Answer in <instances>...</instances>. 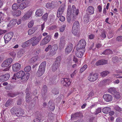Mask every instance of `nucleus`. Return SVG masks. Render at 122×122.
Wrapping results in <instances>:
<instances>
[{"label": "nucleus", "mask_w": 122, "mask_h": 122, "mask_svg": "<svg viewBox=\"0 0 122 122\" xmlns=\"http://www.w3.org/2000/svg\"><path fill=\"white\" fill-rule=\"evenodd\" d=\"M79 9H77L74 5L72 6L71 8L70 5L68 6L67 11V13H68L69 14H71L72 18L71 21L72 22H74L76 19L77 16L79 14Z\"/></svg>", "instance_id": "obj_1"}, {"label": "nucleus", "mask_w": 122, "mask_h": 122, "mask_svg": "<svg viewBox=\"0 0 122 122\" xmlns=\"http://www.w3.org/2000/svg\"><path fill=\"white\" fill-rule=\"evenodd\" d=\"M10 112L12 114H15L17 117H20L23 116L24 113L23 110L20 108H18L16 109L12 108Z\"/></svg>", "instance_id": "obj_2"}, {"label": "nucleus", "mask_w": 122, "mask_h": 122, "mask_svg": "<svg viewBox=\"0 0 122 122\" xmlns=\"http://www.w3.org/2000/svg\"><path fill=\"white\" fill-rule=\"evenodd\" d=\"M46 63L45 62L42 63L40 65L37 73V75L39 76H41L44 73Z\"/></svg>", "instance_id": "obj_3"}, {"label": "nucleus", "mask_w": 122, "mask_h": 122, "mask_svg": "<svg viewBox=\"0 0 122 122\" xmlns=\"http://www.w3.org/2000/svg\"><path fill=\"white\" fill-rule=\"evenodd\" d=\"M13 59L11 58H9L5 61L1 65V66L3 67L7 68L4 69L3 70L4 71H7L9 70L10 69V67H8L9 65L12 62Z\"/></svg>", "instance_id": "obj_4"}, {"label": "nucleus", "mask_w": 122, "mask_h": 122, "mask_svg": "<svg viewBox=\"0 0 122 122\" xmlns=\"http://www.w3.org/2000/svg\"><path fill=\"white\" fill-rule=\"evenodd\" d=\"M42 36L41 35L37 37L35 36L29 40L30 43H31L33 46H34L36 45L40 41Z\"/></svg>", "instance_id": "obj_5"}, {"label": "nucleus", "mask_w": 122, "mask_h": 122, "mask_svg": "<svg viewBox=\"0 0 122 122\" xmlns=\"http://www.w3.org/2000/svg\"><path fill=\"white\" fill-rule=\"evenodd\" d=\"M25 72L22 71H20L16 73L15 75H14V76L12 77V79H16V78L15 76L18 78H21V79H24V75H25Z\"/></svg>", "instance_id": "obj_6"}, {"label": "nucleus", "mask_w": 122, "mask_h": 122, "mask_svg": "<svg viewBox=\"0 0 122 122\" xmlns=\"http://www.w3.org/2000/svg\"><path fill=\"white\" fill-rule=\"evenodd\" d=\"M61 82L62 85L66 87L68 86L71 84L69 79L67 78H62L61 80Z\"/></svg>", "instance_id": "obj_7"}, {"label": "nucleus", "mask_w": 122, "mask_h": 122, "mask_svg": "<svg viewBox=\"0 0 122 122\" xmlns=\"http://www.w3.org/2000/svg\"><path fill=\"white\" fill-rule=\"evenodd\" d=\"M30 89L29 88H27L25 91V93L26 94V101L27 102H29L32 99V93L30 92Z\"/></svg>", "instance_id": "obj_8"}, {"label": "nucleus", "mask_w": 122, "mask_h": 122, "mask_svg": "<svg viewBox=\"0 0 122 122\" xmlns=\"http://www.w3.org/2000/svg\"><path fill=\"white\" fill-rule=\"evenodd\" d=\"M86 44V41L85 40H81L77 46V48L78 49H85V46Z\"/></svg>", "instance_id": "obj_9"}, {"label": "nucleus", "mask_w": 122, "mask_h": 122, "mask_svg": "<svg viewBox=\"0 0 122 122\" xmlns=\"http://www.w3.org/2000/svg\"><path fill=\"white\" fill-rule=\"evenodd\" d=\"M13 36V34L11 32L5 34L4 36L5 43H8L11 39Z\"/></svg>", "instance_id": "obj_10"}, {"label": "nucleus", "mask_w": 122, "mask_h": 122, "mask_svg": "<svg viewBox=\"0 0 122 122\" xmlns=\"http://www.w3.org/2000/svg\"><path fill=\"white\" fill-rule=\"evenodd\" d=\"M51 37L50 35H48L44 38L41 41L40 43L41 46H43L47 44L50 40Z\"/></svg>", "instance_id": "obj_11"}, {"label": "nucleus", "mask_w": 122, "mask_h": 122, "mask_svg": "<svg viewBox=\"0 0 122 122\" xmlns=\"http://www.w3.org/2000/svg\"><path fill=\"white\" fill-rule=\"evenodd\" d=\"M65 9V5L64 4H62L59 7L57 13V17H59L63 12Z\"/></svg>", "instance_id": "obj_12"}, {"label": "nucleus", "mask_w": 122, "mask_h": 122, "mask_svg": "<svg viewBox=\"0 0 122 122\" xmlns=\"http://www.w3.org/2000/svg\"><path fill=\"white\" fill-rule=\"evenodd\" d=\"M98 77V75L96 73L90 75L88 77V80L91 81H94L96 80Z\"/></svg>", "instance_id": "obj_13"}, {"label": "nucleus", "mask_w": 122, "mask_h": 122, "mask_svg": "<svg viewBox=\"0 0 122 122\" xmlns=\"http://www.w3.org/2000/svg\"><path fill=\"white\" fill-rule=\"evenodd\" d=\"M77 51L76 52V55L78 57L81 58L83 56V55L85 51V49H78L77 48Z\"/></svg>", "instance_id": "obj_14"}, {"label": "nucleus", "mask_w": 122, "mask_h": 122, "mask_svg": "<svg viewBox=\"0 0 122 122\" xmlns=\"http://www.w3.org/2000/svg\"><path fill=\"white\" fill-rule=\"evenodd\" d=\"M32 13V11L29 10L22 17V19L23 20H25L30 18Z\"/></svg>", "instance_id": "obj_15"}, {"label": "nucleus", "mask_w": 122, "mask_h": 122, "mask_svg": "<svg viewBox=\"0 0 122 122\" xmlns=\"http://www.w3.org/2000/svg\"><path fill=\"white\" fill-rule=\"evenodd\" d=\"M21 68V65L19 63H16L14 64L12 67V71L15 72L18 71Z\"/></svg>", "instance_id": "obj_16"}, {"label": "nucleus", "mask_w": 122, "mask_h": 122, "mask_svg": "<svg viewBox=\"0 0 122 122\" xmlns=\"http://www.w3.org/2000/svg\"><path fill=\"white\" fill-rule=\"evenodd\" d=\"M30 2L29 1H27L21 4L19 6L20 9H23L26 7L30 5Z\"/></svg>", "instance_id": "obj_17"}, {"label": "nucleus", "mask_w": 122, "mask_h": 122, "mask_svg": "<svg viewBox=\"0 0 122 122\" xmlns=\"http://www.w3.org/2000/svg\"><path fill=\"white\" fill-rule=\"evenodd\" d=\"M58 49V46L56 45H54L51 46V49L49 51L50 55L53 56L55 54L56 52Z\"/></svg>", "instance_id": "obj_18"}, {"label": "nucleus", "mask_w": 122, "mask_h": 122, "mask_svg": "<svg viewBox=\"0 0 122 122\" xmlns=\"http://www.w3.org/2000/svg\"><path fill=\"white\" fill-rule=\"evenodd\" d=\"M10 75L9 73H7L0 76V82H2L8 80L10 78Z\"/></svg>", "instance_id": "obj_19"}, {"label": "nucleus", "mask_w": 122, "mask_h": 122, "mask_svg": "<svg viewBox=\"0 0 122 122\" xmlns=\"http://www.w3.org/2000/svg\"><path fill=\"white\" fill-rule=\"evenodd\" d=\"M103 98L107 102H110L112 100L113 98L112 96L110 94H105L103 96Z\"/></svg>", "instance_id": "obj_20"}, {"label": "nucleus", "mask_w": 122, "mask_h": 122, "mask_svg": "<svg viewBox=\"0 0 122 122\" xmlns=\"http://www.w3.org/2000/svg\"><path fill=\"white\" fill-rule=\"evenodd\" d=\"M73 48V45L69 43L67 45L65 49V52L66 54H68L72 51Z\"/></svg>", "instance_id": "obj_21"}, {"label": "nucleus", "mask_w": 122, "mask_h": 122, "mask_svg": "<svg viewBox=\"0 0 122 122\" xmlns=\"http://www.w3.org/2000/svg\"><path fill=\"white\" fill-rule=\"evenodd\" d=\"M94 8L92 6H89L87 8L86 11L87 13L89 14L92 15L94 13Z\"/></svg>", "instance_id": "obj_22"}, {"label": "nucleus", "mask_w": 122, "mask_h": 122, "mask_svg": "<svg viewBox=\"0 0 122 122\" xmlns=\"http://www.w3.org/2000/svg\"><path fill=\"white\" fill-rule=\"evenodd\" d=\"M48 107L49 109L52 111H53L55 108L54 104L51 101H49L48 102Z\"/></svg>", "instance_id": "obj_23"}, {"label": "nucleus", "mask_w": 122, "mask_h": 122, "mask_svg": "<svg viewBox=\"0 0 122 122\" xmlns=\"http://www.w3.org/2000/svg\"><path fill=\"white\" fill-rule=\"evenodd\" d=\"M43 13L42 9H39L36 10V12L35 15L36 16H40L43 15Z\"/></svg>", "instance_id": "obj_24"}, {"label": "nucleus", "mask_w": 122, "mask_h": 122, "mask_svg": "<svg viewBox=\"0 0 122 122\" xmlns=\"http://www.w3.org/2000/svg\"><path fill=\"white\" fill-rule=\"evenodd\" d=\"M72 32L75 36L79 37L80 34L79 31L77 29H72Z\"/></svg>", "instance_id": "obj_25"}, {"label": "nucleus", "mask_w": 122, "mask_h": 122, "mask_svg": "<svg viewBox=\"0 0 122 122\" xmlns=\"http://www.w3.org/2000/svg\"><path fill=\"white\" fill-rule=\"evenodd\" d=\"M17 19H14L11 20L10 23L8 24V26L10 27L15 25L17 22Z\"/></svg>", "instance_id": "obj_26"}, {"label": "nucleus", "mask_w": 122, "mask_h": 122, "mask_svg": "<svg viewBox=\"0 0 122 122\" xmlns=\"http://www.w3.org/2000/svg\"><path fill=\"white\" fill-rule=\"evenodd\" d=\"M38 58V56H36L32 58L29 61V63L30 64H32L35 62Z\"/></svg>", "instance_id": "obj_27"}, {"label": "nucleus", "mask_w": 122, "mask_h": 122, "mask_svg": "<svg viewBox=\"0 0 122 122\" xmlns=\"http://www.w3.org/2000/svg\"><path fill=\"white\" fill-rule=\"evenodd\" d=\"M79 23L77 21H75L73 23L72 29H77L79 28Z\"/></svg>", "instance_id": "obj_28"}, {"label": "nucleus", "mask_w": 122, "mask_h": 122, "mask_svg": "<svg viewBox=\"0 0 122 122\" xmlns=\"http://www.w3.org/2000/svg\"><path fill=\"white\" fill-rule=\"evenodd\" d=\"M25 51L23 49H21L18 52L17 56L18 58H20L23 56L25 53Z\"/></svg>", "instance_id": "obj_29"}, {"label": "nucleus", "mask_w": 122, "mask_h": 122, "mask_svg": "<svg viewBox=\"0 0 122 122\" xmlns=\"http://www.w3.org/2000/svg\"><path fill=\"white\" fill-rule=\"evenodd\" d=\"M36 30V28L33 27L29 30L28 31V34L29 35H31L34 33Z\"/></svg>", "instance_id": "obj_30"}, {"label": "nucleus", "mask_w": 122, "mask_h": 122, "mask_svg": "<svg viewBox=\"0 0 122 122\" xmlns=\"http://www.w3.org/2000/svg\"><path fill=\"white\" fill-rule=\"evenodd\" d=\"M59 65L58 63H54L52 67V71H55L59 67Z\"/></svg>", "instance_id": "obj_31"}, {"label": "nucleus", "mask_w": 122, "mask_h": 122, "mask_svg": "<svg viewBox=\"0 0 122 122\" xmlns=\"http://www.w3.org/2000/svg\"><path fill=\"white\" fill-rule=\"evenodd\" d=\"M111 108L108 107L104 108L102 110V112L105 114L111 111Z\"/></svg>", "instance_id": "obj_32"}, {"label": "nucleus", "mask_w": 122, "mask_h": 122, "mask_svg": "<svg viewBox=\"0 0 122 122\" xmlns=\"http://www.w3.org/2000/svg\"><path fill=\"white\" fill-rule=\"evenodd\" d=\"M108 92L114 94L116 92V89L114 87H111L108 90Z\"/></svg>", "instance_id": "obj_33"}, {"label": "nucleus", "mask_w": 122, "mask_h": 122, "mask_svg": "<svg viewBox=\"0 0 122 122\" xmlns=\"http://www.w3.org/2000/svg\"><path fill=\"white\" fill-rule=\"evenodd\" d=\"M55 3L56 2L53 1L51 2V3H47L46 5V8H48L51 9L52 8H53L55 6L54 5V6H53V5H52L51 4H53L54 3L55 4Z\"/></svg>", "instance_id": "obj_34"}, {"label": "nucleus", "mask_w": 122, "mask_h": 122, "mask_svg": "<svg viewBox=\"0 0 122 122\" xmlns=\"http://www.w3.org/2000/svg\"><path fill=\"white\" fill-rule=\"evenodd\" d=\"M112 53V51L109 49L106 50L102 53V54L103 55H108Z\"/></svg>", "instance_id": "obj_35"}, {"label": "nucleus", "mask_w": 122, "mask_h": 122, "mask_svg": "<svg viewBox=\"0 0 122 122\" xmlns=\"http://www.w3.org/2000/svg\"><path fill=\"white\" fill-rule=\"evenodd\" d=\"M30 44L29 40L23 43L22 45V47H25L29 46Z\"/></svg>", "instance_id": "obj_36"}, {"label": "nucleus", "mask_w": 122, "mask_h": 122, "mask_svg": "<svg viewBox=\"0 0 122 122\" xmlns=\"http://www.w3.org/2000/svg\"><path fill=\"white\" fill-rule=\"evenodd\" d=\"M21 12L19 10H17L15 11L13 14L14 16H18L20 15L21 14Z\"/></svg>", "instance_id": "obj_37"}, {"label": "nucleus", "mask_w": 122, "mask_h": 122, "mask_svg": "<svg viewBox=\"0 0 122 122\" xmlns=\"http://www.w3.org/2000/svg\"><path fill=\"white\" fill-rule=\"evenodd\" d=\"M109 73V72L108 71H103L100 73L102 77H105Z\"/></svg>", "instance_id": "obj_38"}, {"label": "nucleus", "mask_w": 122, "mask_h": 122, "mask_svg": "<svg viewBox=\"0 0 122 122\" xmlns=\"http://www.w3.org/2000/svg\"><path fill=\"white\" fill-rule=\"evenodd\" d=\"M89 17L87 15H85L84 18V22L86 24L89 22Z\"/></svg>", "instance_id": "obj_39"}, {"label": "nucleus", "mask_w": 122, "mask_h": 122, "mask_svg": "<svg viewBox=\"0 0 122 122\" xmlns=\"http://www.w3.org/2000/svg\"><path fill=\"white\" fill-rule=\"evenodd\" d=\"M12 101L11 100H8L5 103V106L6 107H7L10 106L12 103Z\"/></svg>", "instance_id": "obj_40"}, {"label": "nucleus", "mask_w": 122, "mask_h": 122, "mask_svg": "<svg viewBox=\"0 0 122 122\" xmlns=\"http://www.w3.org/2000/svg\"><path fill=\"white\" fill-rule=\"evenodd\" d=\"M47 88L46 86H44L42 88V91L44 94H46L47 92Z\"/></svg>", "instance_id": "obj_41"}, {"label": "nucleus", "mask_w": 122, "mask_h": 122, "mask_svg": "<svg viewBox=\"0 0 122 122\" xmlns=\"http://www.w3.org/2000/svg\"><path fill=\"white\" fill-rule=\"evenodd\" d=\"M87 65H85L81 68L80 70V72L81 73L83 72L87 68Z\"/></svg>", "instance_id": "obj_42"}, {"label": "nucleus", "mask_w": 122, "mask_h": 122, "mask_svg": "<svg viewBox=\"0 0 122 122\" xmlns=\"http://www.w3.org/2000/svg\"><path fill=\"white\" fill-rule=\"evenodd\" d=\"M19 6L16 4H13L12 6V8L13 10H17L19 8Z\"/></svg>", "instance_id": "obj_43"}, {"label": "nucleus", "mask_w": 122, "mask_h": 122, "mask_svg": "<svg viewBox=\"0 0 122 122\" xmlns=\"http://www.w3.org/2000/svg\"><path fill=\"white\" fill-rule=\"evenodd\" d=\"M66 26V24H65L61 26L60 29V31L61 32H63L65 30Z\"/></svg>", "instance_id": "obj_44"}, {"label": "nucleus", "mask_w": 122, "mask_h": 122, "mask_svg": "<svg viewBox=\"0 0 122 122\" xmlns=\"http://www.w3.org/2000/svg\"><path fill=\"white\" fill-rule=\"evenodd\" d=\"M88 37L89 39L92 40L94 38L95 36L94 35L92 34H88Z\"/></svg>", "instance_id": "obj_45"}, {"label": "nucleus", "mask_w": 122, "mask_h": 122, "mask_svg": "<svg viewBox=\"0 0 122 122\" xmlns=\"http://www.w3.org/2000/svg\"><path fill=\"white\" fill-rule=\"evenodd\" d=\"M31 69L30 66H26L24 68V70L26 72H27L30 71Z\"/></svg>", "instance_id": "obj_46"}, {"label": "nucleus", "mask_w": 122, "mask_h": 122, "mask_svg": "<svg viewBox=\"0 0 122 122\" xmlns=\"http://www.w3.org/2000/svg\"><path fill=\"white\" fill-rule=\"evenodd\" d=\"M113 95H114L115 97L117 99H119L121 96V95L117 91Z\"/></svg>", "instance_id": "obj_47"}, {"label": "nucleus", "mask_w": 122, "mask_h": 122, "mask_svg": "<svg viewBox=\"0 0 122 122\" xmlns=\"http://www.w3.org/2000/svg\"><path fill=\"white\" fill-rule=\"evenodd\" d=\"M16 95V94H14V93L12 92H10L8 93V95L11 97H13L15 96Z\"/></svg>", "instance_id": "obj_48"}, {"label": "nucleus", "mask_w": 122, "mask_h": 122, "mask_svg": "<svg viewBox=\"0 0 122 122\" xmlns=\"http://www.w3.org/2000/svg\"><path fill=\"white\" fill-rule=\"evenodd\" d=\"M118 57L117 56H115L112 58V61L114 63L117 62L118 61Z\"/></svg>", "instance_id": "obj_49"}, {"label": "nucleus", "mask_w": 122, "mask_h": 122, "mask_svg": "<svg viewBox=\"0 0 122 122\" xmlns=\"http://www.w3.org/2000/svg\"><path fill=\"white\" fill-rule=\"evenodd\" d=\"M34 22V21L33 20L30 21L28 24V27L29 28H30L32 27L33 25Z\"/></svg>", "instance_id": "obj_50"}, {"label": "nucleus", "mask_w": 122, "mask_h": 122, "mask_svg": "<svg viewBox=\"0 0 122 122\" xmlns=\"http://www.w3.org/2000/svg\"><path fill=\"white\" fill-rule=\"evenodd\" d=\"M9 54L12 56L14 57L16 56V53L15 51H13L10 52Z\"/></svg>", "instance_id": "obj_51"}, {"label": "nucleus", "mask_w": 122, "mask_h": 122, "mask_svg": "<svg viewBox=\"0 0 122 122\" xmlns=\"http://www.w3.org/2000/svg\"><path fill=\"white\" fill-rule=\"evenodd\" d=\"M101 36L103 39L105 38L106 37V34L105 32L104 31H103L101 33Z\"/></svg>", "instance_id": "obj_52"}, {"label": "nucleus", "mask_w": 122, "mask_h": 122, "mask_svg": "<svg viewBox=\"0 0 122 122\" xmlns=\"http://www.w3.org/2000/svg\"><path fill=\"white\" fill-rule=\"evenodd\" d=\"M65 38L64 36L62 37L60 40V43H65Z\"/></svg>", "instance_id": "obj_53"}, {"label": "nucleus", "mask_w": 122, "mask_h": 122, "mask_svg": "<svg viewBox=\"0 0 122 122\" xmlns=\"http://www.w3.org/2000/svg\"><path fill=\"white\" fill-rule=\"evenodd\" d=\"M95 93V90H92L89 94V96L92 97L94 95Z\"/></svg>", "instance_id": "obj_54"}, {"label": "nucleus", "mask_w": 122, "mask_h": 122, "mask_svg": "<svg viewBox=\"0 0 122 122\" xmlns=\"http://www.w3.org/2000/svg\"><path fill=\"white\" fill-rule=\"evenodd\" d=\"M68 13L67 14V19L68 22L70 23L71 21V15L69 14Z\"/></svg>", "instance_id": "obj_55"}, {"label": "nucleus", "mask_w": 122, "mask_h": 122, "mask_svg": "<svg viewBox=\"0 0 122 122\" xmlns=\"http://www.w3.org/2000/svg\"><path fill=\"white\" fill-rule=\"evenodd\" d=\"M48 14L46 13L42 17V19L44 21L46 20L47 18Z\"/></svg>", "instance_id": "obj_56"}, {"label": "nucleus", "mask_w": 122, "mask_h": 122, "mask_svg": "<svg viewBox=\"0 0 122 122\" xmlns=\"http://www.w3.org/2000/svg\"><path fill=\"white\" fill-rule=\"evenodd\" d=\"M102 111V109L100 108H98L96 109V112H95V114H98L99 113L101 112Z\"/></svg>", "instance_id": "obj_57"}, {"label": "nucleus", "mask_w": 122, "mask_h": 122, "mask_svg": "<svg viewBox=\"0 0 122 122\" xmlns=\"http://www.w3.org/2000/svg\"><path fill=\"white\" fill-rule=\"evenodd\" d=\"M101 63V65H104L107 64V60L104 59L100 60Z\"/></svg>", "instance_id": "obj_58"}, {"label": "nucleus", "mask_w": 122, "mask_h": 122, "mask_svg": "<svg viewBox=\"0 0 122 122\" xmlns=\"http://www.w3.org/2000/svg\"><path fill=\"white\" fill-rule=\"evenodd\" d=\"M116 40L119 42H121L122 41V36H119L117 37Z\"/></svg>", "instance_id": "obj_59"}, {"label": "nucleus", "mask_w": 122, "mask_h": 122, "mask_svg": "<svg viewBox=\"0 0 122 122\" xmlns=\"http://www.w3.org/2000/svg\"><path fill=\"white\" fill-rule=\"evenodd\" d=\"M51 49V45H49L45 49V51L46 52L50 50Z\"/></svg>", "instance_id": "obj_60"}, {"label": "nucleus", "mask_w": 122, "mask_h": 122, "mask_svg": "<svg viewBox=\"0 0 122 122\" xmlns=\"http://www.w3.org/2000/svg\"><path fill=\"white\" fill-rule=\"evenodd\" d=\"M65 45V43H60L59 44V47L61 49H62L64 48Z\"/></svg>", "instance_id": "obj_61"}, {"label": "nucleus", "mask_w": 122, "mask_h": 122, "mask_svg": "<svg viewBox=\"0 0 122 122\" xmlns=\"http://www.w3.org/2000/svg\"><path fill=\"white\" fill-rule=\"evenodd\" d=\"M29 74L28 73H27L25 74L24 78H24H25V80H28L29 77Z\"/></svg>", "instance_id": "obj_62"}, {"label": "nucleus", "mask_w": 122, "mask_h": 122, "mask_svg": "<svg viewBox=\"0 0 122 122\" xmlns=\"http://www.w3.org/2000/svg\"><path fill=\"white\" fill-rule=\"evenodd\" d=\"M41 119L40 117H38L34 119L33 122H40L41 121Z\"/></svg>", "instance_id": "obj_63"}, {"label": "nucleus", "mask_w": 122, "mask_h": 122, "mask_svg": "<svg viewBox=\"0 0 122 122\" xmlns=\"http://www.w3.org/2000/svg\"><path fill=\"white\" fill-rule=\"evenodd\" d=\"M116 122H122V119L120 117H118L116 119Z\"/></svg>", "instance_id": "obj_64"}]
</instances>
